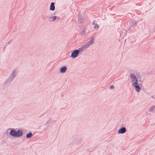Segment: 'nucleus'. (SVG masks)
I'll return each instance as SVG.
<instances>
[{
	"mask_svg": "<svg viewBox=\"0 0 155 155\" xmlns=\"http://www.w3.org/2000/svg\"><path fill=\"white\" fill-rule=\"evenodd\" d=\"M130 78L132 85L135 87L136 91L137 92H139L141 89L138 83V81L136 74L134 73H131L130 75Z\"/></svg>",
	"mask_w": 155,
	"mask_h": 155,
	"instance_id": "obj_1",
	"label": "nucleus"
},
{
	"mask_svg": "<svg viewBox=\"0 0 155 155\" xmlns=\"http://www.w3.org/2000/svg\"><path fill=\"white\" fill-rule=\"evenodd\" d=\"M17 73V71L15 69L13 70L8 78L5 82V84H7L12 82L15 78Z\"/></svg>",
	"mask_w": 155,
	"mask_h": 155,
	"instance_id": "obj_2",
	"label": "nucleus"
},
{
	"mask_svg": "<svg viewBox=\"0 0 155 155\" xmlns=\"http://www.w3.org/2000/svg\"><path fill=\"white\" fill-rule=\"evenodd\" d=\"M94 42V40H91L87 42L85 44L83 45L81 47L85 50L86 48L89 47L90 45H92Z\"/></svg>",
	"mask_w": 155,
	"mask_h": 155,
	"instance_id": "obj_3",
	"label": "nucleus"
},
{
	"mask_svg": "<svg viewBox=\"0 0 155 155\" xmlns=\"http://www.w3.org/2000/svg\"><path fill=\"white\" fill-rule=\"evenodd\" d=\"M79 54L78 53V50H75L72 52L71 57L73 58H75L78 56Z\"/></svg>",
	"mask_w": 155,
	"mask_h": 155,
	"instance_id": "obj_4",
	"label": "nucleus"
},
{
	"mask_svg": "<svg viewBox=\"0 0 155 155\" xmlns=\"http://www.w3.org/2000/svg\"><path fill=\"white\" fill-rule=\"evenodd\" d=\"M57 18V17L56 16H53L51 15L47 16V18L49 19V21L51 22L54 21Z\"/></svg>",
	"mask_w": 155,
	"mask_h": 155,
	"instance_id": "obj_5",
	"label": "nucleus"
},
{
	"mask_svg": "<svg viewBox=\"0 0 155 155\" xmlns=\"http://www.w3.org/2000/svg\"><path fill=\"white\" fill-rule=\"evenodd\" d=\"M126 131V128L124 127H122L120 128L118 131V134H123Z\"/></svg>",
	"mask_w": 155,
	"mask_h": 155,
	"instance_id": "obj_6",
	"label": "nucleus"
},
{
	"mask_svg": "<svg viewBox=\"0 0 155 155\" xmlns=\"http://www.w3.org/2000/svg\"><path fill=\"white\" fill-rule=\"evenodd\" d=\"M16 137H20L23 134V131L21 130H18L16 131Z\"/></svg>",
	"mask_w": 155,
	"mask_h": 155,
	"instance_id": "obj_7",
	"label": "nucleus"
},
{
	"mask_svg": "<svg viewBox=\"0 0 155 155\" xmlns=\"http://www.w3.org/2000/svg\"><path fill=\"white\" fill-rule=\"evenodd\" d=\"M78 22L81 23L83 22L84 20L83 16L79 14L78 15Z\"/></svg>",
	"mask_w": 155,
	"mask_h": 155,
	"instance_id": "obj_8",
	"label": "nucleus"
},
{
	"mask_svg": "<svg viewBox=\"0 0 155 155\" xmlns=\"http://www.w3.org/2000/svg\"><path fill=\"white\" fill-rule=\"evenodd\" d=\"M67 69L66 66H64L60 68V71L61 73H64L66 71Z\"/></svg>",
	"mask_w": 155,
	"mask_h": 155,
	"instance_id": "obj_9",
	"label": "nucleus"
},
{
	"mask_svg": "<svg viewBox=\"0 0 155 155\" xmlns=\"http://www.w3.org/2000/svg\"><path fill=\"white\" fill-rule=\"evenodd\" d=\"M9 134L12 136L16 137V131L14 129L11 130L9 132Z\"/></svg>",
	"mask_w": 155,
	"mask_h": 155,
	"instance_id": "obj_10",
	"label": "nucleus"
},
{
	"mask_svg": "<svg viewBox=\"0 0 155 155\" xmlns=\"http://www.w3.org/2000/svg\"><path fill=\"white\" fill-rule=\"evenodd\" d=\"M150 112H155V105H152L149 109Z\"/></svg>",
	"mask_w": 155,
	"mask_h": 155,
	"instance_id": "obj_11",
	"label": "nucleus"
},
{
	"mask_svg": "<svg viewBox=\"0 0 155 155\" xmlns=\"http://www.w3.org/2000/svg\"><path fill=\"white\" fill-rule=\"evenodd\" d=\"M55 9V7L54 6V2H51L50 6V9L51 11H53Z\"/></svg>",
	"mask_w": 155,
	"mask_h": 155,
	"instance_id": "obj_12",
	"label": "nucleus"
},
{
	"mask_svg": "<svg viewBox=\"0 0 155 155\" xmlns=\"http://www.w3.org/2000/svg\"><path fill=\"white\" fill-rule=\"evenodd\" d=\"M137 22L136 21H132L130 23V27H132L134 26H135L137 25Z\"/></svg>",
	"mask_w": 155,
	"mask_h": 155,
	"instance_id": "obj_13",
	"label": "nucleus"
},
{
	"mask_svg": "<svg viewBox=\"0 0 155 155\" xmlns=\"http://www.w3.org/2000/svg\"><path fill=\"white\" fill-rule=\"evenodd\" d=\"M78 53L79 54H81L84 51L81 47L79 48L78 50Z\"/></svg>",
	"mask_w": 155,
	"mask_h": 155,
	"instance_id": "obj_14",
	"label": "nucleus"
},
{
	"mask_svg": "<svg viewBox=\"0 0 155 155\" xmlns=\"http://www.w3.org/2000/svg\"><path fill=\"white\" fill-rule=\"evenodd\" d=\"M33 136V135L32 133L29 132L28 134H27L26 135V137L27 138H29L32 137Z\"/></svg>",
	"mask_w": 155,
	"mask_h": 155,
	"instance_id": "obj_15",
	"label": "nucleus"
},
{
	"mask_svg": "<svg viewBox=\"0 0 155 155\" xmlns=\"http://www.w3.org/2000/svg\"><path fill=\"white\" fill-rule=\"evenodd\" d=\"M99 28V27L98 25L97 24H95L94 27V28L95 29H97L98 28Z\"/></svg>",
	"mask_w": 155,
	"mask_h": 155,
	"instance_id": "obj_16",
	"label": "nucleus"
},
{
	"mask_svg": "<svg viewBox=\"0 0 155 155\" xmlns=\"http://www.w3.org/2000/svg\"><path fill=\"white\" fill-rule=\"evenodd\" d=\"M114 88V86L113 85H111L110 87V88L111 89H112Z\"/></svg>",
	"mask_w": 155,
	"mask_h": 155,
	"instance_id": "obj_17",
	"label": "nucleus"
},
{
	"mask_svg": "<svg viewBox=\"0 0 155 155\" xmlns=\"http://www.w3.org/2000/svg\"><path fill=\"white\" fill-rule=\"evenodd\" d=\"M151 97L153 99H155V95L151 96Z\"/></svg>",
	"mask_w": 155,
	"mask_h": 155,
	"instance_id": "obj_18",
	"label": "nucleus"
},
{
	"mask_svg": "<svg viewBox=\"0 0 155 155\" xmlns=\"http://www.w3.org/2000/svg\"><path fill=\"white\" fill-rule=\"evenodd\" d=\"M83 31V32L81 33V34L83 35H84L85 34V32L83 30H82Z\"/></svg>",
	"mask_w": 155,
	"mask_h": 155,
	"instance_id": "obj_19",
	"label": "nucleus"
},
{
	"mask_svg": "<svg viewBox=\"0 0 155 155\" xmlns=\"http://www.w3.org/2000/svg\"><path fill=\"white\" fill-rule=\"evenodd\" d=\"M123 31L125 33L126 32V31L125 30H123Z\"/></svg>",
	"mask_w": 155,
	"mask_h": 155,
	"instance_id": "obj_20",
	"label": "nucleus"
},
{
	"mask_svg": "<svg viewBox=\"0 0 155 155\" xmlns=\"http://www.w3.org/2000/svg\"><path fill=\"white\" fill-rule=\"evenodd\" d=\"M153 31L154 32H155V27H154V29L153 30Z\"/></svg>",
	"mask_w": 155,
	"mask_h": 155,
	"instance_id": "obj_21",
	"label": "nucleus"
},
{
	"mask_svg": "<svg viewBox=\"0 0 155 155\" xmlns=\"http://www.w3.org/2000/svg\"><path fill=\"white\" fill-rule=\"evenodd\" d=\"M11 40L10 41L8 42V43H9L11 41Z\"/></svg>",
	"mask_w": 155,
	"mask_h": 155,
	"instance_id": "obj_22",
	"label": "nucleus"
},
{
	"mask_svg": "<svg viewBox=\"0 0 155 155\" xmlns=\"http://www.w3.org/2000/svg\"><path fill=\"white\" fill-rule=\"evenodd\" d=\"M93 25H94V22H93Z\"/></svg>",
	"mask_w": 155,
	"mask_h": 155,
	"instance_id": "obj_23",
	"label": "nucleus"
}]
</instances>
